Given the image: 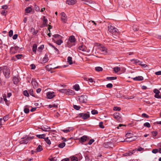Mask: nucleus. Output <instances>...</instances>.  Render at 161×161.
Segmentation results:
<instances>
[{
  "label": "nucleus",
  "mask_w": 161,
  "mask_h": 161,
  "mask_svg": "<svg viewBox=\"0 0 161 161\" xmlns=\"http://www.w3.org/2000/svg\"><path fill=\"white\" fill-rule=\"evenodd\" d=\"M32 8L31 7H28L26 8L25 10L26 13H30L32 11Z\"/></svg>",
  "instance_id": "nucleus-32"
},
{
  "label": "nucleus",
  "mask_w": 161,
  "mask_h": 161,
  "mask_svg": "<svg viewBox=\"0 0 161 161\" xmlns=\"http://www.w3.org/2000/svg\"><path fill=\"white\" fill-rule=\"evenodd\" d=\"M95 70L97 72L102 71L103 70V69L100 67H96L95 68Z\"/></svg>",
  "instance_id": "nucleus-31"
},
{
  "label": "nucleus",
  "mask_w": 161,
  "mask_h": 161,
  "mask_svg": "<svg viewBox=\"0 0 161 161\" xmlns=\"http://www.w3.org/2000/svg\"><path fill=\"white\" fill-rule=\"evenodd\" d=\"M31 69H34L36 68L35 65L34 64H32L30 65Z\"/></svg>",
  "instance_id": "nucleus-64"
},
{
  "label": "nucleus",
  "mask_w": 161,
  "mask_h": 161,
  "mask_svg": "<svg viewBox=\"0 0 161 161\" xmlns=\"http://www.w3.org/2000/svg\"><path fill=\"white\" fill-rule=\"evenodd\" d=\"M35 8L37 12L40 11L39 7L37 5H35Z\"/></svg>",
  "instance_id": "nucleus-63"
},
{
  "label": "nucleus",
  "mask_w": 161,
  "mask_h": 161,
  "mask_svg": "<svg viewBox=\"0 0 161 161\" xmlns=\"http://www.w3.org/2000/svg\"><path fill=\"white\" fill-rule=\"evenodd\" d=\"M158 152V150L157 149H153L152 151V152L153 153H156Z\"/></svg>",
  "instance_id": "nucleus-57"
},
{
  "label": "nucleus",
  "mask_w": 161,
  "mask_h": 161,
  "mask_svg": "<svg viewBox=\"0 0 161 161\" xmlns=\"http://www.w3.org/2000/svg\"><path fill=\"white\" fill-rule=\"evenodd\" d=\"M69 42H74L75 41V36H70L69 38Z\"/></svg>",
  "instance_id": "nucleus-24"
},
{
  "label": "nucleus",
  "mask_w": 161,
  "mask_h": 161,
  "mask_svg": "<svg viewBox=\"0 0 161 161\" xmlns=\"http://www.w3.org/2000/svg\"><path fill=\"white\" fill-rule=\"evenodd\" d=\"M124 127V125L122 124H119V126L117 127L118 129H122V127Z\"/></svg>",
  "instance_id": "nucleus-60"
},
{
  "label": "nucleus",
  "mask_w": 161,
  "mask_h": 161,
  "mask_svg": "<svg viewBox=\"0 0 161 161\" xmlns=\"http://www.w3.org/2000/svg\"><path fill=\"white\" fill-rule=\"evenodd\" d=\"M133 61L135 64L140 65L144 68H146L147 66L146 64H142V62L137 59H133Z\"/></svg>",
  "instance_id": "nucleus-9"
},
{
  "label": "nucleus",
  "mask_w": 161,
  "mask_h": 161,
  "mask_svg": "<svg viewBox=\"0 0 161 161\" xmlns=\"http://www.w3.org/2000/svg\"><path fill=\"white\" fill-rule=\"evenodd\" d=\"M67 62L70 65L73 64L72 58L71 57H68L67 58Z\"/></svg>",
  "instance_id": "nucleus-26"
},
{
  "label": "nucleus",
  "mask_w": 161,
  "mask_h": 161,
  "mask_svg": "<svg viewBox=\"0 0 161 161\" xmlns=\"http://www.w3.org/2000/svg\"><path fill=\"white\" fill-rule=\"evenodd\" d=\"M94 141V140L93 139H92L90 140L88 142V144L89 145L92 144Z\"/></svg>",
  "instance_id": "nucleus-61"
},
{
  "label": "nucleus",
  "mask_w": 161,
  "mask_h": 161,
  "mask_svg": "<svg viewBox=\"0 0 161 161\" xmlns=\"http://www.w3.org/2000/svg\"><path fill=\"white\" fill-rule=\"evenodd\" d=\"M31 32H33V35H35L37 34L38 32L37 30L36 31L34 28L32 27L31 29Z\"/></svg>",
  "instance_id": "nucleus-28"
},
{
  "label": "nucleus",
  "mask_w": 161,
  "mask_h": 161,
  "mask_svg": "<svg viewBox=\"0 0 161 161\" xmlns=\"http://www.w3.org/2000/svg\"><path fill=\"white\" fill-rule=\"evenodd\" d=\"M153 92L155 93V94H159L160 93V91L158 89H155L153 90Z\"/></svg>",
  "instance_id": "nucleus-51"
},
{
  "label": "nucleus",
  "mask_w": 161,
  "mask_h": 161,
  "mask_svg": "<svg viewBox=\"0 0 161 161\" xmlns=\"http://www.w3.org/2000/svg\"><path fill=\"white\" fill-rule=\"evenodd\" d=\"M75 92L74 91L70 90L69 89H67V92L66 95H74L75 94Z\"/></svg>",
  "instance_id": "nucleus-21"
},
{
  "label": "nucleus",
  "mask_w": 161,
  "mask_h": 161,
  "mask_svg": "<svg viewBox=\"0 0 161 161\" xmlns=\"http://www.w3.org/2000/svg\"><path fill=\"white\" fill-rule=\"evenodd\" d=\"M87 140V137L86 136H84L80 137V141L81 142H86Z\"/></svg>",
  "instance_id": "nucleus-20"
},
{
  "label": "nucleus",
  "mask_w": 161,
  "mask_h": 161,
  "mask_svg": "<svg viewBox=\"0 0 161 161\" xmlns=\"http://www.w3.org/2000/svg\"><path fill=\"white\" fill-rule=\"evenodd\" d=\"M29 92L30 94L33 97H35V96L33 94V90L32 89H31L29 90Z\"/></svg>",
  "instance_id": "nucleus-55"
},
{
  "label": "nucleus",
  "mask_w": 161,
  "mask_h": 161,
  "mask_svg": "<svg viewBox=\"0 0 161 161\" xmlns=\"http://www.w3.org/2000/svg\"><path fill=\"white\" fill-rule=\"evenodd\" d=\"M42 20L43 21V23L41 27H43L46 25H47V23L48 21L47 19L46 18L45 16H44L42 17Z\"/></svg>",
  "instance_id": "nucleus-13"
},
{
  "label": "nucleus",
  "mask_w": 161,
  "mask_h": 161,
  "mask_svg": "<svg viewBox=\"0 0 161 161\" xmlns=\"http://www.w3.org/2000/svg\"><path fill=\"white\" fill-rule=\"evenodd\" d=\"M116 79V77H108L107 78V79L108 80H114Z\"/></svg>",
  "instance_id": "nucleus-38"
},
{
  "label": "nucleus",
  "mask_w": 161,
  "mask_h": 161,
  "mask_svg": "<svg viewBox=\"0 0 161 161\" xmlns=\"http://www.w3.org/2000/svg\"><path fill=\"white\" fill-rule=\"evenodd\" d=\"M87 96L86 95H82L80 97L79 100L81 103H86L87 101Z\"/></svg>",
  "instance_id": "nucleus-5"
},
{
  "label": "nucleus",
  "mask_w": 161,
  "mask_h": 161,
  "mask_svg": "<svg viewBox=\"0 0 161 161\" xmlns=\"http://www.w3.org/2000/svg\"><path fill=\"white\" fill-rule=\"evenodd\" d=\"M91 113H92V114L93 115H94V114H98V112L97 110L94 109V110H92L91 111Z\"/></svg>",
  "instance_id": "nucleus-44"
},
{
  "label": "nucleus",
  "mask_w": 161,
  "mask_h": 161,
  "mask_svg": "<svg viewBox=\"0 0 161 161\" xmlns=\"http://www.w3.org/2000/svg\"><path fill=\"white\" fill-rule=\"evenodd\" d=\"M44 139L45 141L48 145H50L51 144V141L50 140L48 139V137H45L44 138Z\"/></svg>",
  "instance_id": "nucleus-29"
},
{
  "label": "nucleus",
  "mask_w": 161,
  "mask_h": 161,
  "mask_svg": "<svg viewBox=\"0 0 161 161\" xmlns=\"http://www.w3.org/2000/svg\"><path fill=\"white\" fill-rule=\"evenodd\" d=\"M13 81L14 83L15 84H17L19 81V79L18 78V77L14 76L13 78Z\"/></svg>",
  "instance_id": "nucleus-19"
},
{
  "label": "nucleus",
  "mask_w": 161,
  "mask_h": 161,
  "mask_svg": "<svg viewBox=\"0 0 161 161\" xmlns=\"http://www.w3.org/2000/svg\"><path fill=\"white\" fill-rule=\"evenodd\" d=\"M59 91L61 92L64 93L66 94L67 89H61L59 90Z\"/></svg>",
  "instance_id": "nucleus-40"
},
{
  "label": "nucleus",
  "mask_w": 161,
  "mask_h": 161,
  "mask_svg": "<svg viewBox=\"0 0 161 161\" xmlns=\"http://www.w3.org/2000/svg\"><path fill=\"white\" fill-rule=\"evenodd\" d=\"M143 126L145 127H147L148 128H150L151 127V125L150 123L148 122H146L144 124Z\"/></svg>",
  "instance_id": "nucleus-42"
},
{
  "label": "nucleus",
  "mask_w": 161,
  "mask_h": 161,
  "mask_svg": "<svg viewBox=\"0 0 161 161\" xmlns=\"http://www.w3.org/2000/svg\"><path fill=\"white\" fill-rule=\"evenodd\" d=\"M53 36L55 38L58 39H60L61 38V36L58 34H55Z\"/></svg>",
  "instance_id": "nucleus-39"
},
{
  "label": "nucleus",
  "mask_w": 161,
  "mask_h": 161,
  "mask_svg": "<svg viewBox=\"0 0 161 161\" xmlns=\"http://www.w3.org/2000/svg\"><path fill=\"white\" fill-rule=\"evenodd\" d=\"M120 69V67H116L114 68V71L116 73L119 71Z\"/></svg>",
  "instance_id": "nucleus-34"
},
{
  "label": "nucleus",
  "mask_w": 161,
  "mask_h": 161,
  "mask_svg": "<svg viewBox=\"0 0 161 161\" xmlns=\"http://www.w3.org/2000/svg\"><path fill=\"white\" fill-rule=\"evenodd\" d=\"M71 161H78V158L75 156H73L71 158Z\"/></svg>",
  "instance_id": "nucleus-43"
},
{
  "label": "nucleus",
  "mask_w": 161,
  "mask_h": 161,
  "mask_svg": "<svg viewBox=\"0 0 161 161\" xmlns=\"http://www.w3.org/2000/svg\"><path fill=\"white\" fill-rule=\"evenodd\" d=\"M7 13L6 10H3L2 11L1 14L3 15H6Z\"/></svg>",
  "instance_id": "nucleus-62"
},
{
  "label": "nucleus",
  "mask_w": 161,
  "mask_h": 161,
  "mask_svg": "<svg viewBox=\"0 0 161 161\" xmlns=\"http://www.w3.org/2000/svg\"><path fill=\"white\" fill-rule=\"evenodd\" d=\"M136 150V149H135L133 150L132 152L130 151L128 152H126L123 154V155L125 156H130L135 153Z\"/></svg>",
  "instance_id": "nucleus-14"
},
{
  "label": "nucleus",
  "mask_w": 161,
  "mask_h": 161,
  "mask_svg": "<svg viewBox=\"0 0 161 161\" xmlns=\"http://www.w3.org/2000/svg\"><path fill=\"white\" fill-rule=\"evenodd\" d=\"M95 3L92 1H89L87 2L86 4L90 7H92L93 4H94Z\"/></svg>",
  "instance_id": "nucleus-27"
},
{
  "label": "nucleus",
  "mask_w": 161,
  "mask_h": 161,
  "mask_svg": "<svg viewBox=\"0 0 161 161\" xmlns=\"http://www.w3.org/2000/svg\"><path fill=\"white\" fill-rule=\"evenodd\" d=\"M99 49L100 50L101 53L103 54H106L107 53V48L103 46H100L98 47Z\"/></svg>",
  "instance_id": "nucleus-7"
},
{
  "label": "nucleus",
  "mask_w": 161,
  "mask_h": 161,
  "mask_svg": "<svg viewBox=\"0 0 161 161\" xmlns=\"http://www.w3.org/2000/svg\"><path fill=\"white\" fill-rule=\"evenodd\" d=\"M74 108L76 110H79L80 108V106H78L76 105H73Z\"/></svg>",
  "instance_id": "nucleus-47"
},
{
  "label": "nucleus",
  "mask_w": 161,
  "mask_h": 161,
  "mask_svg": "<svg viewBox=\"0 0 161 161\" xmlns=\"http://www.w3.org/2000/svg\"><path fill=\"white\" fill-rule=\"evenodd\" d=\"M24 112L26 114H28L29 112V109L27 108H25L24 109Z\"/></svg>",
  "instance_id": "nucleus-54"
},
{
  "label": "nucleus",
  "mask_w": 161,
  "mask_h": 161,
  "mask_svg": "<svg viewBox=\"0 0 161 161\" xmlns=\"http://www.w3.org/2000/svg\"><path fill=\"white\" fill-rule=\"evenodd\" d=\"M113 85L111 83H109L107 85L106 87L108 88H111L113 87Z\"/></svg>",
  "instance_id": "nucleus-53"
},
{
  "label": "nucleus",
  "mask_w": 161,
  "mask_h": 161,
  "mask_svg": "<svg viewBox=\"0 0 161 161\" xmlns=\"http://www.w3.org/2000/svg\"><path fill=\"white\" fill-rule=\"evenodd\" d=\"M133 79L135 80L141 81L143 80V78L142 76H138L133 78Z\"/></svg>",
  "instance_id": "nucleus-23"
},
{
  "label": "nucleus",
  "mask_w": 161,
  "mask_h": 161,
  "mask_svg": "<svg viewBox=\"0 0 161 161\" xmlns=\"http://www.w3.org/2000/svg\"><path fill=\"white\" fill-rule=\"evenodd\" d=\"M109 144H110V143H104L103 146L105 148H108L109 147Z\"/></svg>",
  "instance_id": "nucleus-50"
},
{
  "label": "nucleus",
  "mask_w": 161,
  "mask_h": 161,
  "mask_svg": "<svg viewBox=\"0 0 161 161\" xmlns=\"http://www.w3.org/2000/svg\"><path fill=\"white\" fill-rule=\"evenodd\" d=\"M37 46L36 44H34L32 47V51L34 52H36L37 49Z\"/></svg>",
  "instance_id": "nucleus-35"
},
{
  "label": "nucleus",
  "mask_w": 161,
  "mask_h": 161,
  "mask_svg": "<svg viewBox=\"0 0 161 161\" xmlns=\"http://www.w3.org/2000/svg\"><path fill=\"white\" fill-rule=\"evenodd\" d=\"M79 115L80 117L84 119H85L90 117V113L89 112L86 113H81L79 114Z\"/></svg>",
  "instance_id": "nucleus-4"
},
{
  "label": "nucleus",
  "mask_w": 161,
  "mask_h": 161,
  "mask_svg": "<svg viewBox=\"0 0 161 161\" xmlns=\"http://www.w3.org/2000/svg\"><path fill=\"white\" fill-rule=\"evenodd\" d=\"M3 74L6 78L10 77V70L8 66H4L3 67Z\"/></svg>",
  "instance_id": "nucleus-1"
},
{
  "label": "nucleus",
  "mask_w": 161,
  "mask_h": 161,
  "mask_svg": "<svg viewBox=\"0 0 161 161\" xmlns=\"http://www.w3.org/2000/svg\"><path fill=\"white\" fill-rule=\"evenodd\" d=\"M76 2V0H67L66 3L69 5H71L75 4Z\"/></svg>",
  "instance_id": "nucleus-15"
},
{
  "label": "nucleus",
  "mask_w": 161,
  "mask_h": 161,
  "mask_svg": "<svg viewBox=\"0 0 161 161\" xmlns=\"http://www.w3.org/2000/svg\"><path fill=\"white\" fill-rule=\"evenodd\" d=\"M71 130V129L70 130V128H66V129L62 130V131H63L64 133H67L70 131Z\"/></svg>",
  "instance_id": "nucleus-36"
},
{
  "label": "nucleus",
  "mask_w": 161,
  "mask_h": 161,
  "mask_svg": "<svg viewBox=\"0 0 161 161\" xmlns=\"http://www.w3.org/2000/svg\"><path fill=\"white\" fill-rule=\"evenodd\" d=\"M65 143L64 142H63L60 143H59L58 145V147H59L60 148H62L65 146Z\"/></svg>",
  "instance_id": "nucleus-30"
},
{
  "label": "nucleus",
  "mask_w": 161,
  "mask_h": 161,
  "mask_svg": "<svg viewBox=\"0 0 161 161\" xmlns=\"http://www.w3.org/2000/svg\"><path fill=\"white\" fill-rule=\"evenodd\" d=\"M108 30L109 32L113 35H117L119 33L118 30L111 25L108 26Z\"/></svg>",
  "instance_id": "nucleus-2"
},
{
  "label": "nucleus",
  "mask_w": 161,
  "mask_h": 161,
  "mask_svg": "<svg viewBox=\"0 0 161 161\" xmlns=\"http://www.w3.org/2000/svg\"><path fill=\"white\" fill-rule=\"evenodd\" d=\"M74 88L75 90L77 91L79 90L80 89V87L79 85L76 84L74 86Z\"/></svg>",
  "instance_id": "nucleus-41"
},
{
  "label": "nucleus",
  "mask_w": 161,
  "mask_h": 161,
  "mask_svg": "<svg viewBox=\"0 0 161 161\" xmlns=\"http://www.w3.org/2000/svg\"><path fill=\"white\" fill-rule=\"evenodd\" d=\"M13 31L12 30H11L9 31L8 33V36L10 37H11L13 35Z\"/></svg>",
  "instance_id": "nucleus-52"
},
{
  "label": "nucleus",
  "mask_w": 161,
  "mask_h": 161,
  "mask_svg": "<svg viewBox=\"0 0 161 161\" xmlns=\"http://www.w3.org/2000/svg\"><path fill=\"white\" fill-rule=\"evenodd\" d=\"M19 47L17 46L12 47L10 48V53L11 54H15L17 53L19 50Z\"/></svg>",
  "instance_id": "nucleus-6"
},
{
  "label": "nucleus",
  "mask_w": 161,
  "mask_h": 161,
  "mask_svg": "<svg viewBox=\"0 0 161 161\" xmlns=\"http://www.w3.org/2000/svg\"><path fill=\"white\" fill-rule=\"evenodd\" d=\"M152 134L153 136H155L157 135L158 132L157 131H153L152 132Z\"/></svg>",
  "instance_id": "nucleus-56"
},
{
  "label": "nucleus",
  "mask_w": 161,
  "mask_h": 161,
  "mask_svg": "<svg viewBox=\"0 0 161 161\" xmlns=\"http://www.w3.org/2000/svg\"><path fill=\"white\" fill-rule=\"evenodd\" d=\"M42 146L41 145H39L37 148L36 150L37 152H40L42 151Z\"/></svg>",
  "instance_id": "nucleus-33"
},
{
  "label": "nucleus",
  "mask_w": 161,
  "mask_h": 161,
  "mask_svg": "<svg viewBox=\"0 0 161 161\" xmlns=\"http://www.w3.org/2000/svg\"><path fill=\"white\" fill-rule=\"evenodd\" d=\"M23 94L25 96L27 97L29 96V94L26 90H25L23 92Z\"/></svg>",
  "instance_id": "nucleus-45"
},
{
  "label": "nucleus",
  "mask_w": 161,
  "mask_h": 161,
  "mask_svg": "<svg viewBox=\"0 0 161 161\" xmlns=\"http://www.w3.org/2000/svg\"><path fill=\"white\" fill-rule=\"evenodd\" d=\"M45 136V134H43L42 135H36V136L40 138H44V137Z\"/></svg>",
  "instance_id": "nucleus-37"
},
{
  "label": "nucleus",
  "mask_w": 161,
  "mask_h": 161,
  "mask_svg": "<svg viewBox=\"0 0 161 161\" xmlns=\"http://www.w3.org/2000/svg\"><path fill=\"white\" fill-rule=\"evenodd\" d=\"M154 97L155 98H161V96L160 95H159V94H155L154 95Z\"/></svg>",
  "instance_id": "nucleus-58"
},
{
  "label": "nucleus",
  "mask_w": 161,
  "mask_h": 161,
  "mask_svg": "<svg viewBox=\"0 0 161 161\" xmlns=\"http://www.w3.org/2000/svg\"><path fill=\"white\" fill-rule=\"evenodd\" d=\"M61 19L62 22L65 23L67 21V17L65 14L64 12L61 13Z\"/></svg>",
  "instance_id": "nucleus-10"
},
{
  "label": "nucleus",
  "mask_w": 161,
  "mask_h": 161,
  "mask_svg": "<svg viewBox=\"0 0 161 161\" xmlns=\"http://www.w3.org/2000/svg\"><path fill=\"white\" fill-rule=\"evenodd\" d=\"M103 123L102 122H99V125L100 128L103 129L104 128V126L103 125Z\"/></svg>",
  "instance_id": "nucleus-49"
},
{
  "label": "nucleus",
  "mask_w": 161,
  "mask_h": 161,
  "mask_svg": "<svg viewBox=\"0 0 161 161\" xmlns=\"http://www.w3.org/2000/svg\"><path fill=\"white\" fill-rule=\"evenodd\" d=\"M22 56H23L22 54H18L16 56V57L18 59H20Z\"/></svg>",
  "instance_id": "nucleus-59"
},
{
  "label": "nucleus",
  "mask_w": 161,
  "mask_h": 161,
  "mask_svg": "<svg viewBox=\"0 0 161 161\" xmlns=\"http://www.w3.org/2000/svg\"><path fill=\"white\" fill-rule=\"evenodd\" d=\"M113 110L116 111H119L121 110V108L119 107H115L114 108Z\"/></svg>",
  "instance_id": "nucleus-46"
},
{
  "label": "nucleus",
  "mask_w": 161,
  "mask_h": 161,
  "mask_svg": "<svg viewBox=\"0 0 161 161\" xmlns=\"http://www.w3.org/2000/svg\"><path fill=\"white\" fill-rule=\"evenodd\" d=\"M57 39H56V40L54 38L53 39V40L58 45H60L61 43H63V41L61 40V39H59L58 40H57Z\"/></svg>",
  "instance_id": "nucleus-22"
},
{
  "label": "nucleus",
  "mask_w": 161,
  "mask_h": 161,
  "mask_svg": "<svg viewBox=\"0 0 161 161\" xmlns=\"http://www.w3.org/2000/svg\"><path fill=\"white\" fill-rule=\"evenodd\" d=\"M49 60L48 55L46 54L43 58L42 60V63H44L47 62Z\"/></svg>",
  "instance_id": "nucleus-17"
},
{
  "label": "nucleus",
  "mask_w": 161,
  "mask_h": 161,
  "mask_svg": "<svg viewBox=\"0 0 161 161\" xmlns=\"http://www.w3.org/2000/svg\"><path fill=\"white\" fill-rule=\"evenodd\" d=\"M78 49L79 50L82 51H86V47L84 45H81V46H79Z\"/></svg>",
  "instance_id": "nucleus-18"
},
{
  "label": "nucleus",
  "mask_w": 161,
  "mask_h": 161,
  "mask_svg": "<svg viewBox=\"0 0 161 161\" xmlns=\"http://www.w3.org/2000/svg\"><path fill=\"white\" fill-rule=\"evenodd\" d=\"M41 129L42 130L45 131H48L50 130V128L47 125H45L44 126L42 127L41 128Z\"/></svg>",
  "instance_id": "nucleus-16"
},
{
  "label": "nucleus",
  "mask_w": 161,
  "mask_h": 161,
  "mask_svg": "<svg viewBox=\"0 0 161 161\" xmlns=\"http://www.w3.org/2000/svg\"><path fill=\"white\" fill-rule=\"evenodd\" d=\"M33 138V136L32 137H27L25 138H21V140L20 141V143L21 144H27L30 140L31 139Z\"/></svg>",
  "instance_id": "nucleus-3"
},
{
  "label": "nucleus",
  "mask_w": 161,
  "mask_h": 161,
  "mask_svg": "<svg viewBox=\"0 0 161 161\" xmlns=\"http://www.w3.org/2000/svg\"><path fill=\"white\" fill-rule=\"evenodd\" d=\"M47 98L49 99H51L55 97V92H48L46 93Z\"/></svg>",
  "instance_id": "nucleus-8"
},
{
  "label": "nucleus",
  "mask_w": 161,
  "mask_h": 161,
  "mask_svg": "<svg viewBox=\"0 0 161 161\" xmlns=\"http://www.w3.org/2000/svg\"><path fill=\"white\" fill-rule=\"evenodd\" d=\"M132 134L130 133H128L126 135V137L127 138L125 140H128V139H130V138H132Z\"/></svg>",
  "instance_id": "nucleus-25"
},
{
  "label": "nucleus",
  "mask_w": 161,
  "mask_h": 161,
  "mask_svg": "<svg viewBox=\"0 0 161 161\" xmlns=\"http://www.w3.org/2000/svg\"><path fill=\"white\" fill-rule=\"evenodd\" d=\"M142 116L143 117L148 118H149V116L145 113H143L142 115Z\"/></svg>",
  "instance_id": "nucleus-48"
},
{
  "label": "nucleus",
  "mask_w": 161,
  "mask_h": 161,
  "mask_svg": "<svg viewBox=\"0 0 161 161\" xmlns=\"http://www.w3.org/2000/svg\"><path fill=\"white\" fill-rule=\"evenodd\" d=\"M31 84L33 87L35 89L38 86V84L35 79H32L31 81Z\"/></svg>",
  "instance_id": "nucleus-12"
},
{
  "label": "nucleus",
  "mask_w": 161,
  "mask_h": 161,
  "mask_svg": "<svg viewBox=\"0 0 161 161\" xmlns=\"http://www.w3.org/2000/svg\"><path fill=\"white\" fill-rule=\"evenodd\" d=\"M114 118L116 119L117 120L120 121L121 120V118L120 115L119 113L118 112H115L114 114Z\"/></svg>",
  "instance_id": "nucleus-11"
}]
</instances>
